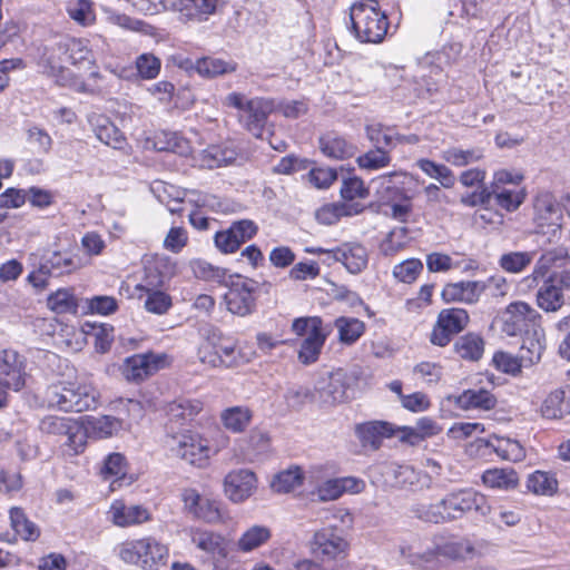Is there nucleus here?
I'll list each match as a JSON object with an SVG mask.
<instances>
[{
    "label": "nucleus",
    "mask_w": 570,
    "mask_h": 570,
    "mask_svg": "<svg viewBox=\"0 0 570 570\" xmlns=\"http://www.w3.org/2000/svg\"><path fill=\"white\" fill-rule=\"evenodd\" d=\"M490 510L485 495L472 488H464L449 492L436 503L417 504L412 511L425 522L444 523L471 513L485 517Z\"/></svg>",
    "instance_id": "1"
},
{
    "label": "nucleus",
    "mask_w": 570,
    "mask_h": 570,
    "mask_svg": "<svg viewBox=\"0 0 570 570\" xmlns=\"http://www.w3.org/2000/svg\"><path fill=\"white\" fill-rule=\"evenodd\" d=\"M46 400L49 407L63 412H82L97 407L99 392L89 381L77 379L48 387Z\"/></svg>",
    "instance_id": "2"
},
{
    "label": "nucleus",
    "mask_w": 570,
    "mask_h": 570,
    "mask_svg": "<svg viewBox=\"0 0 570 570\" xmlns=\"http://www.w3.org/2000/svg\"><path fill=\"white\" fill-rule=\"evenodd\" d=\"M351 30L361 42L379 43L389 30V18L377 0H360L350 9Z\"/></svg>",
    "instance_id": "3"
},
{
    "label": "nucleus",
    "mask_w": 570,
    "mask_h": 570,
    "mask_svg": "<svg viewBox=\"0 0 570 570\" xmlns=\"http://www.w3.org/2000/svg\"><path fill=\"white\" fill-rule=\"evenodd\" d=\"M118 557L142 570H159L168 561L169 549L155 537H145L119 544Z\"/></svg>",
    "instance_id": "4"
},
{
    "label": "nucleus",
    "mask_w": 570,
    "mask_h": 570,
    "mask_svg": "<svg viewBox=\"0 0 570 570\" xmlns=\"http://www.w3.org/2000/svg\"><path fill=\"white\" fill-rule=\"evenodd\" d=\"M68 62L60 37L43 46L40 51L37 65L43 75L52 78L56 83L70 87L78 92H85L87 86L66 66Z\"/></svg>",
    "instance_id": "5"
},
{
    "label": "nucleus",
    "mask_w": 570,
    "mask_h": 570,
    "mask_svg": "<svg viewBox=\"0 0 570 570\" xmlns=\"http://www.w3.org/2000/svg\"><path fill=\"white\" fill-rule=\"evenodd\" d=\"M226 105L238 109V120L246 130L261 138L274 104L265 98L247 99L244 95L232 92L226 97Z\"/></svg>",
    "instance_id": "6"
},
{
    "label": "nucleus",
    "mask_w": 570,
    "mask_h": 570,
    "mask_svg": "<svg viewBox=\"0 0 570 570\" xmlns=\"http://www.w3.org/2000/svg\"><path fill=\"white\" fill-rule=\"evenodd\" d=\"M165 443L171 455L199 468L205 466L214 454L208 441L190 431L168 434Z\"/></svg>",
    "instance_id": "7"
},
{
    "label": "nucleus",
    "mask_w": 570,
    "mask_h": 570,
    "mask_svg": "<svg viewBox=\"0 0 570 570\" xmlns=\"http://www.w3.org/2000/svg\"><path fill=\"white\" fill-rule=\"evenodd\" d=\"M356 380L354 373L337 368L321 377L315 390L323 404L335 405L350 399V390Z\"/></svg>",
    "instance_id": "8"
},
{
    "label": "nucleus",
    "mask_w": 570,
    "mask_h": 570,
    "mask_svg": "<svg viewBox=\"0 0 570 570\" xmlns=\"http://www.w3.org/2000/svg\"><path fill=\"white\" fill-rule=\"evenodd\" d=\"M541 315L524 302H514L507 306L502 332L508 336L524 335L541 326Z\"/></svg>",
    "instance_id": "9"
},
{
    "label": "nucleus",
    "mask_w": 570,
    "mask_h": 570,
    "mask_svg": "<svg viewBox=\"0 0 570 570\" xmlns=\"http://www.w3.org/2000/svg\"><path fill=\"white\" fill-rule=\"evenodd\" d=\"M257 233L258 226L254 220L239 219L233 222L227 229L217 232L214 236V243L220 253L233 254L243 244L254 238Z\"/></svg>",
    "instance_id": "10"
},
{
    "label": "nucleus",
    "mask_w": 570,
    "mask_h": 570,
    "mask_svg": "<svg viewBox=\"0 0 570 570\" xmlns=\"http://www.w3.org/2000/svg\"><path fill=\"white\" fill-rule=\"evenodd\" d=\"M256 282L237 275L228 284V291L224 295L227 309L238 316H246L255 308Z\"/></svg>",
    "instance_id": "11"
},
{
    "label": "nucleus",
    "mask_w": 570,
    "mask_h": 570,
    "mask_svg": "<svg viewBox=\"0 0 570 570\" xmlns=\"http://www.w3.org/2000/svg\"><path fill=\"white\" fill-rule=\"evenodd\" d=\"M165 355L153 352L126 357L120 366L121 375L128 382H141L164 366Z\"/></svg>",
    "instance_id": "12"
},
{
    "label": "nucleus",
    "mask_w": 570,
    "mask_h": 570,
    "mask_svg": "<svg viewBox=\"0 0 570 570\" xmlns=\"http://www.w3.org/2000/svg\"><path fill=\"white\" fill-rule=\"evenodd\" d=\"M181 499L185 510L193 518L206 523H218L223 520L220 503L199 494L195 489H185Z\"/></svg>",
    "instance_id": "13"
},
{
    "label": "nucleus",
    "mask_w": 570,
    "mask_h": 570,
    "mask_svg": "<svg viewBox=\"0 0 570 570\" xmlns=\"http://www.w3.org/2000/svg\"><path fill=\"white\" fill-rule=\"evenodd\" d=\"M346 548L343 531L332 524L315 532L312 542L313 553L322 560H334L343 554Z\"/></svg>",
    "instance_id": "14"
},
{
    "label": "nucleus",
    "mask_w": 570,
    "mask_h": 570,
    "mask_svg": "<svg viewBox=\"0 0 570 570\" xmlns=\"http://www.w3.org/2000/svg\"><path fill=\"white\" fill-rule=\"evenodd\" d=\"M26 358L13 350H3L0 352V375L4 385L19 392L26 386L27 371Z\"/></svg>",
    "instance_id": "15"
},
{
    "label": "nucleus",
    "mask_w": 570,
    "mask_h": 570,
    "mask_svg": "<svg viewBox=\"0 0 570 570\" xmlns=\"http://www.w3.org/2000/svg\"><path fill=\"white\" fill-rule=\"evenodd\" d=\"M256 483V476L250 470H233L224 479V492L230 501L239 503L253 494Z\"/></svg>",
    "instance_id": "16"
},
{
    "label": "nucleus",
    "mask_w": 570,
    "mask_h": 570,
    "mask_svg": "<svg viewBox=\"0 0 570 570\" xmlns=\"http://www.w3.org/2000/svg\"><path fill=\"white\" fill-rule=\"evenodd\" d=\"M328 255L333 261L342 263L347 272L354 275L362 273L368 264V252L360 243H344L333 248Z\"/></svg>",
    "instance_id": "17"
},
{
    "label": "nucleus",
    "mask_w": 570,
    "mask_h": 570,
    "mask_svg": "<svg viewBox=\"0 0 570 570\" xmlns=\"http://www.w3.org/2000/svg\"><path fill=\"white\" fill-rule=\"evenodd\" d=\"M534 222L539 227L552 226L553 230L560 229L562 210L556 197L549 191L537 195L534 203Z\"/></svg>",
    "instance_id": "18"
},
{
    "label": "nucleus",
    "mask_w": 570,
    "mask_h": 570,
    "mask_svg": "<svg viewBox=\"0 0 570 570\" xmlns=\"http://www.w3.org/2000/svg\"><path fill=\"white\" fill-rule=\"evenodd\" d=\"M202 336L207 340L213 348L218 351V357L222 360V365L225 367H233L239 363V353L236 351L235 343L223 335V333L214 326H206L202 328Z\"/></svg>",
    "instance_id": "19"
},
{
    "label": "nucleus",
    "mask_w": 570,
    "mask_h": 570,
    "mask_svg": "<svg viewBox=\"0 0 570 570\" xmlns=\"http://www.w3.org/2000/svg\"><path fill=\"white\" fill-rule=\"evenodd\" d=\"M482 285L479 281H460L446 284L441 293L445 303L475 305L481 298Z\"/></svg>",
    "instance_id": "20"
},
{
    "label": "nucleus",
    "mask_w": 570,
    "mask_h": 570,
    "mask_svg": "<svg viewBox=\"0 0 570 570\" xmlns=\"http://www.w3.org/2000/svg\"><path fill=\"white\" fill-rule=\"evenodd\" d=\"M161 285L163 281L154 282L149 273L146 278V284L137 285L136 287V289L141 293L140 297L145 294L144 306L149 313L163 315L167 313L173 305L171 297L167 293L156 288Z\"/></svg>",
    "instance_id": "21"
},
{
    "label": "nucleus",
    "mask_w": 570,
    "mask_h": 570,
    "mask_svg": "<svg viewBox=\"0 0 570 570\" xmlns=\"http://www.w3.org/2000/svg\"><path fill=\"white\" fill-rule=\"evenodd\" d=\"M9 519L13 534H3V540L14 542L17 538H20L23 541H36L39 538V527L27 517L21 508L12 507L9 510Z\"/></svg>",
    "instance_id": "22"
},
{
    "label": "nucleus",
    "mask_w": 570,
    "mask_h": 570,
    "mask_svg": "<svg viewBox=\"0 0 570 570\" xmlns=\"http://www.w3.org/2000/svg\"><path fill=\"white\" fill-rule=\"evenodd\" d=\"M569 259V253L566 247H556L547 250L537 261L532 274L524 281L529 282V286H532L537 284L539 279L544 278L551 268L564 267Z\"/></svg>",
    "instance_id": "23"
},
{
    "label": "nucleus",
    "mask_w": 570,
    "mask_h": 570,
    "mask_svg": "<svg viewBox=\"0 0 570 570\" xmlns=\"http://www.w3.org/2000/svg\"><path fill=\"white\" fill-rule=\"evenodd\" d=\"M108 513L114 524L121 528L141 524L150 520V512L146 508L126 505L122 501H115Z\"/></svg>",
    "instance_id": "24"
},
{
    "label": "nucleus",
    "mask_w": 570,
    "mask_h": 570,
    "mask_svg": "<svg viewBox=\"0 0 570 570\" xmlns=\"http://www.w3.org/2000/svg\"><path fill=\"white\" fill-rule=\"evenodd\" d=\"M448 401L455 404L463 411L482 410L489 411L497 404L495 396L484 389L466 390L460 395H450Z\"/></svg>",
    "instance_id": "25"
},
{
    "label": "nucleus",
    "mask_w": 570,
    "mask_h": 570,
    "mask_svg": "<svg viewBox=\"0 0 570 570\" xmlns=\"http://www.w3.org/2000/svg\"><path fill=\"white\" fill-rule=\"evenodd\" d=\"M544 350L546 334L542 326L530 330L528 334L522 335L519 354L524 366H531L540 362Z\"/></svg>",
    "instance_id": "26"
},
{
    "label": "nucleus",
    "mask_w": 570,
    "mask_h": 570,
    "mask_svg": "<svg viewBox=\"0 0 570 570\" xmlns=\"http://www.w3.org/2000/svg\"><path fill=\"white\" fill-rule=\"evenodd\" d=\"M165 9L179 11L189 19H202L214 13L217 0H159Z\"/></svg>",
    "instance_id": "27"
},
{
    "label": "nucleus",
    "mask_w": 570,
    "mask_h": 570,
    "mask_svg": "<svg viewBox=\"0 0 570 570\" xmlns=\"http://www.w3.org/2000/svg\"><path fill=\"white\" fill-rule=\"evenodd\" d=\"M355 432L364 446H371L376 450L380 448L382 439L392 436L394 430L387 422L373 421L358 424Z\"/></svg>",
    "instance_id": "28"
},
{
    "label": "nucleus",
    "mask_w": 570,
    "mask_h": 570,
    "mask_svg": "<svg viewBox=\"0 0 570 570\" xmlns=\"http://www.w3.org/2000/svg\"><path fill=\"white\" fill-rule=\"evenodd\" d=\"M535 302L538 307L547 313H556L564 305L562 288L554 284L551 276L537 291Z\"/></svg>",
    "instance_id": "29"
},
{
    "label": "nucleus",
    "mask_w": 570,
    "mask_h": 570,
    "mask_svg": "<svg viewBox=\"0 0 570 570\" xmlns=\"http://www.w3.org/2000/svg\"><path fill=\"white\" fill-rule=\"evenodd\" d=\"M399 552L405 562L420 568L433 562L438 557V552L434 548H423L420 540L400 544Z\"/></svg>",
    "instance_id": "30"
},
{
    "label": "nucleus",
    "mask_w": 570,
    "mask_h": 570,
    "mask_svg": "<svg viewBox=\"0 0 570 570\" xmlns=\"http://www.w3.org/2000/svg\"><path fill=\"white\" fill-rule=\"evenodd\" d=\"M320 149L326 157L338 160L351 158L356 154V147L352 142L334 134L320 138Z\"/></svg>",
    "instance_id": "31"
},
{
    "label": "nucleus",
    "mask_w": 570,
    "mask_h": 570,
    "mask_svg": "<svg viewBox=\"0 0 570 570\" xmlns=\"http://www.w3.org/2000/svg\"><path fill=\"white\" fill-rule=\"evenodd\" d=\"M86 426L90 436L95 439H107L116 435L124 428V422L111 415L90 416Z\"/></svg>",
    "instance_id": "32"
},
{
    "label": "nucleus",
    "mask_w": 570,
    "mask_h": 570,
    "mask_svg": "<svg viewBox=\"0 0 570 570\" xmlns=\"http://www.w3.org/2000/svg\"><path fill=\"white\" fill-rule=\"evenodd\" d=\"M42 264L52 276L70 274L79 266L75 255L69 250H55L43 258Z\"/></svg>",
    "instance_id": "33"
},
{
    "label": "nucleus",
    "mask_w": 570,
    "mask_h": 570,
    "mask_svg": "<svg viewBox=\"0 0 570 570\" xmlns=\"http://www.w3.org/2000/svg\"><path fill=\"white\" fill-rule=\"evenodd\" d=\"M194 69L203 77L214 78L236 71L237 63L232 60L226 61L219 58L204 57L196 60Z\"/></svg>",
    "instance_id": "34"
},
{
    "label": "nucleus",
    "mask_w": 570,
    "mask_h": 570,
    "mask_svg": "<svg viewBox=\"0 0 570 570\" xmlns=\"http://www.w3.org/2000/svg\"><path fill=\"white\" fill-rule=\"evenodd\" d=\"M96 137L105 145L114 149H121L125 137L120 130L106 117L99 116L94 125Z\"/></svg>",
    "instance_id": "35"
},
{
    "label": "nucleus",
    "mask_w": 570,
    "mask_h": 570,
    "mask_svg": "<svg viewBox=\"0 0 570 570\" xmlns=\"http://www.w3.org/2000/svg\"><path fill=\"white\" fill-rule=\"evenodd\" d=\"M48 307L57 314H77L78 298L71 288H59L47 298Z\"/></svg>",
    "instance_id": "36"
},
{
    "label": "nucleus",
    "mask_w": 570,
    "mask_h": 570,
    "mask_svg": "<svg viewBox=\"0 0 570 570\" xmlns=\"http://www.w3.org/2000/svg\"><path fill=\"white\" fill-rule=\"evenodd\" d=\"M454 351L461 358L478 361L484 352L483 338L478 334L468 333L455 342Z\"/></svg>",
    "instance_id": "37"
},
{
    "label": "nucleus",
    "mask_w": 570,
    "mask_h": 570,
    "mask_svg": "<svg viewBox=\"0 0 570 570\" xmlns=\"http://www.w3.org/2000/svg\"><path fill=\"white\" fill-rule=\"evenodd\" d=\"M253 412L247 406H232L220 414L224 426L234 432H243L250 423Z\"/></svg>",
    "instance_id": "38"
},
{
    "label": "nucleus",
    "mask_w": 570,
    "mask_h": 570,
    "mask_svg": "<svg viewBox=\"0 0 570 570\" xmlns=\"http://www.w3.org/2000/svg\"><path fill=\"white\" fill-rule=\"evenodd\" d=\"M433 548L436 550L438 556H442L454 561L471 560L476 554L474 546L469 540L451 541Z\"/></svg>",
    "instance_id": "39"
},
{
    "label": "nucleus",
    "mask_w": 570,
    "mask_h": 570,
    "mask_svg": "<svg viewBox=\"0 0 570 570\" xmlns=\"http://www.w3.org/2000/svg\"><path fill=\"white\" fill-rule=\"evenodd\" d=\"M541 413L547 419H561L570 413V403L566 400V391H552L543 401Z\"/></svg>",
    "instance_id": "40"
},
{
    "label": "nucleus",
    "mask_w": 570,
    "mask_h": 570,
    "mask_svg": "<svg viewBox=\"0 0 570 570\" xmlns=\"http://www.w3.org/2000/svg\"><path fill=\"white\" fill-rule=\"evenodd\" d=\"M271 529L265 525H253L247 529L238 539L237 548L242 552H250L271 539Z\"/></svg>",
    "instance_id": "41"
},
{
    "label": "nucleus",
    "mask_w": 570,
    "mask_h": 570,
    "mask_svg": "<svg viewBox=\"0 0 570 570\" xmlns=\"http://www.w3.org/2000/svg\"><path fill=\"white\" fill-rule=\"evenodd\" d=\"M200 410V402L181 397L168 403L165 411L170 421L180 422L190 420Z\"/></svg>",
    "instance_id": "42"
},
{
    "label": "nucleus",
    "mask_w": 570,
    "mask_h": 570,
    "mask_svg": "<svg viewBox=\"0 0 570 570\" xmlns=\"http://www.w3.org/2000/svg\"><path fill=\"white\" fill-rule=\"evenodd\" d=\"M328 334L330 330L318 334L308 335L301 344V348L298 351L299 362L305 365L315 363L318 360Z\"/></svg>",
    "instance_id": "43"
},
{
    "label": "nucleus",
    "mask_w": 570,
    "mask_h": 570,
    "mask_svg": "<svg viewBox=\"0 0 570 570\" xmlns=\"http://www.w3.org/2000/svg\"><path fill=\"white\" fill-rule=\"evenodd\" d=\"M65 436H67V441L63 443L66 452L69 455H78L85 451L90 434L86 425L75 420Z\"/></svg>",
    "instance_id": "44"
},
{
    "label": "nucleus",
    "mask_w": 570,
    "mask_h": 570,
    "mask_svg": "<svg viewBox=\"0 0 570 570\" xmlns=\"http://www.w3.org/2000/svg\"><path fill=\"white\" fill-rule=\"evenodd\" d=\"M438 322L444 327L445 331L455 335L463 331L468 325L469 314L463 308H445L440 312Z\"/></svg>",
    "instance_id": "45"
},
{
    "label": "nucleus",
    "mask_w": 570,
    "mask_h": 570,
    "mask_svg": "<svg viewBox=\"0 0 570 570\" xmlns=\"http://www.w3.org/2000/svg\"><path fill=\"white\" fill-rule=\"evenodd\" d=\"M338 331V338L344 344L355 343L364 333L365 325L355 317H338L335 321Z\"/></svg>",
    "instance_id": "46"
},
{
    "label": "nucleus",
    "mask_w": 570,
    "mask_h": 570,
    "mask_svg": "<svg viewBox=\"0 0 570 570\" xmlns=\"http://www.w3.org/2000/svg\"><path fill=\"white\" fill-rule=\"evenodd\" d=\"M417 167L431 178L438 179L444 188H452L455 184L453 171L445 165L436 164L430 159H419Z\"/></svg>",
    "instance_id": "47"
},
{
    "label": "nucleus",
    "mask_w": 570,
    "mask_h": 570,
    "mask_svg": "<svg viewBox=\"0 0 570 570\" xmlns=\"http://www.w3.org/2000/svg\"><path fill=\"white\" fill-rule=\"evenodd\" d=\"M442 158L455 167H463L481 160L483 158V150L479 147L471 149L451 147L443 151Z\"/></svg>",
    "instance_id": "48"
},
{
    "label": "nucleus",
    "mask_w": 570,
    "mask_h": 570,
    "mask_svg": "<svg viewBox=\"0 0 570 570\" xmlns=\"http://www.w3.org/2000/svg\"><path fill=\"white\" fill-rule=\"evenodd\" d=\"M303 483V472L298 466L289 468L276 474L271 483L272 489L278 493H287Z\"/></svg>",
    "instance_id": "49"
},
{
    "label": "nucleus",
    "mask_w": 570,
    "mask_h": 570,
    "mask_svg": "<svg viewBox=\"0 0 570 570\" xmlns=\"http://www.w3.org/2000/svg\"><path fill=\"white\" fill-rule=\"evenodd\" d=\"M60 39L65 55H67L68 62L71 65H78L89 59L90 49L88 48L87 40L71 38L68 36H61Z\"/></svg>",
    "instance_id": "50"
},
{
    "label": "nucleus",
    "mask_w": 570,
    "mask_h": 570,
    "mask_svg": "<svg viewBox=\"0 0 570 570\" xmlns=\"http://www.w3.org/2000/svg\"><path fill=\"white\" fill-rule=\"evenodd\" d=\"M409 243V230L406 227L392 229L380 245V252L384 256H394L403 250Z\"/></svg>",
    "instance_id": "51"
},
{
    "label": "nucleus",
    "mask_w": 570,
    "mask_h": 570,
    "mask_svg": "<svg viewBox=\"0 0 570 570\" xmlns=\"http://www.w3.org/2000/svg\"><path fill=\"white\" fill-rule=\"evenodd\" d=\"M488 445L504 460L518 462L524 458V450L515 440L497 438L489 442Z\"/></svg>",
    "instance_id": "52"
},
{
    "label": "nucleus",
    "mask_w": 570,
    "mask_h": 570,
    "mask_svg": "<svg viewBox=\"0 0 570 570\" xmlns=\"http://www.w3.org/2000/svg\"><path fill=\"white\" fill-rule=\"evenodd\" d=\"M527 487L535 494L551 495L558 489V481L548 472L535 471L529 475Z\"/></svg>",
    "instance_id": "53"
},
{
    "label": "nucleus",
    "mask_w": 570,
    "mask_h": 570,
    "mask_svg": "<svg viewBox=\"0 0 570 570\" xmlns=\"http://www.w3.org/2000/svg\"><path fill=\"white\" fill-rule=\"evenodd\" d=\"M534 252H510L503 254L499 259L502 269L509 273H521L533 261Z\"/></svg>",
    "instance_id": "54"
},
{
    "label": "nucleus",
    "mask_w": 570,
    "mask_h": 570,
    "mask_svg": "<svg viewBox=\"0 0 570 570\" xmlns=\"http://www.w3.org/2000/svg\"><path fill=\"white\" fill-rule=\"evenodd\" d=\"M391 159L390 153L383 147H375V149L368 150L364 155L358 156L356 163L362 169L379 170L389 166Z\"/></svg>",
    "instance_id": "55"
},
{
    "label": "nucleus",
    "mask_w": 570,
    "mask_h": 570,
    "mask_svg": "<svg viewBox=\"0 0 570 570\" xmlns=\"http://www.w3.org/2000/svg\"><path fill=\"white\" fill-rule=\"evenodd\" d=\"M483 483L493 489H510L518 483L517 475L513 471L505 470H488L482 475Z\"/></svg>",
    "instance_id": "56"
},
{
    "label": "nucleus",
    "mask_w": 570,
    "mask_h": 570,
    "mask_svg": "<svg viewBox=\"0 0 570 570\" xmlns=\"http://www.w3.org/2000/svg\"><path fill=\"white\" fill-rule=\"evenodd\" d=\"M235 159L233 150L222 148L219 146H210L204 150L202 156V166L216 168L230 164Z\"/></svg>",
    "instance_id": "57"
},
{
    "label": "nucleus",
    "mask_w": 570,
    "mask_h": 570,
    "mask_svg": "<svg viewBox=\"0 0 570 570\" xmlns=\"http://www.w3.org/2000/svg\"><path fill=\"white\" fill-rule=\"evenodd\" d=\"M190 267L195 277L204 281H214L218 283L225 281L227 273L225 268L214 266L204 259H194L190 263Z\"/></svg>",
    "instance_id": "58"
},
{
    "label": "nucleus",
    "mask_w": 570,
    "mask_h": 570,
    "mask_svg": "<svg viewBox=\"0 0 570 570\" xmlns=\"http://www.w3.org/2000/svg\"><path fill=\"white\" fill-rule=\"evenodd\" d=\"M101 475L108 479L119 480L127 473L126 458L121 453H111L104 460V465L100 469Z\"/></svg>",
    "instance_id": "59"
},
{
    "label": "nucleus",
    "mask_w": 570,
    "mask_h": 570,
    "mask_svg": "<svg viewBox=\"0 0 570 570\" xmlns=\"http://www.w3.org/2000/svg\"><path fill=\"white\" fill-rule=\"evenodd\" d=\"M314 394L311 389L302 385L291 386L284 394V400L288 409L299 411L307 403L312 402Z\"/></svg>",
    "instance_id": "60"
},
{
    "label": "nucleus",
    "mask_w": 570,
    "mask_h": 570,
    "mask_svg": "<svg viewBox=\"0 0 570 570\" xmlns=\"http://www.w3.org/2000/svg\"><path fill=\"white\" fill-rule=\"evenodd\" d=\"M69 17L81 26H89L95 21L92 3L89 0H76L68 6Z\"/></svg>",
    "instance_id": "61"
},
{
    "label": "nucleus",
    "mask_w": 570,
    "mask_h": 570,
    "mask_svg": "<svg viewBox=\"0 0 570 570\" xmlns=\"http://www.w3.org/2000/svg\"><path fill=\"white\" fill-rule=\"evenodd\" d=\"M423 269V264L417 258L405 259L393 268V276L402 283L414 282Z\"/></svg>",
    "instance_id": "62"
},
{
    "label": "nucleus",
    "mask_w": 570,
    "mask_h": 570,
    "mask_svg": "<svg viewBox=\"0 0 570 570\" xmlns=\"http://www.w3.org/2000/svg\"><path fill=\"white\" fill-rule=\"evenodd\" d=\"M161 61L153 53H141L136 58V69L142 79H155L160 71Z\"/></svg>",
    "instance_id": "63"
},
{
    "label": "nucleus",
    "mask_w": 570,
    "mask_h": 570,
    "mask_svg": "<svg viewBox=\"0 0 570 570\" xmlns=\"http://www.w3.org/2000/svg\"><path fill=\"white\" fill-rule=\"evenodd\" d=\"M87 308L91 314L110 315L118 309V302L114 296L97 295L86 298Z\"/></svg>",
    "instance_id": "64"
}]
</instances>
